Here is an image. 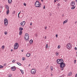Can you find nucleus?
<instances>
[{
  "label": "nucleus",
  "mask_w": 77,
  "mask_h": 77,
  "mask_svg": "<svg viewBox=\"0 0 77 77\" xmlns=\"http://www.w3.org/2000/svg\"><path fill=\"white\" fill-rule=\"evenodd\" d=\"M65 2H67L68 0H64Z\"/></svg>",
  "instance_id": "obj_51"
},
{
  "label": "nucleus",
  "mask_w": 77,
  "mask_h": 77,
  "mask_svg": "<svg viewBox=\"0 0 77 77\" xmlns=\"http://www.w3.org/2000/svg\"><path fill=\"white\" fill-rule=\"evenodd\" d=\"M56 2V0H54V2Z\"/></svg>",
  "instance_id": "obj_48"
},
{
  "label": "nucleus",
  "mask_w": 77,
  "mask_h": 77,
  "mask_svg": "<svg viewBox=\"0 0 77 77\" xmlns=\"http://www.w3.org/2000/svg\"><path fill=\"white\" fill-rule=\"evenodd\" d=\"M66 66V65L63 62L61 64H60V68H61V70L62 71V70H63V69H64V67L65 66Z\"/></svg>",
  "instance_id": "obj_2"
},
{
  "label": "nucleus",
  "mask_w": 77,
  "mask_h": 77,
  "mask_svg": "<svg viewBox=\"0 0 77 77\" xmlns=\"http://www.w3.org/2000/svg\"><path fill=\"white\" fill-rule=\"evenodd\" d=\"M8 3L9 4H11L12 2V0H8Z\"/></svg>",
  "instance_id": "obj_16"
},
{
  "label": "nucleus",
  "mask_w": 77,
  "mask_h": 77,
  "mask_svg": "<svg viewBox=\"0 0 77 77\" xmlns=\"http://www.w3.org/2000/svg\"><path fill=\"white\" fill-rule=\"evenodd\" d=\"M15 60H13L12 61V62H13V63H14V62H15Z\"/></svg>",
  "instance_id": "obj_40"
},
{
  "label": "nucleus",
  "mask_w": 77,
  "mask_h": 77,
  "mask_svg": "<svg viewBox=\"0 0 77 77\" xmlns=\"http://www.w3.org/2000/svg\"><path fill=\"white\" fill-rule=\"evenodd\" d=\"M4 66H6V63H4Z\"/></svg>",
  "instance_id": "obj_34"
},
{
  "label": "nucleus",
  "mask_w": 77,
  "mask_h": 77,
  "mask_svg": "<svg viewBox=\"0 0 77 77\" xmlns=\"http://www.w3.org/2000/svg\"><path fill=\"white\" fill-rule=\"evenodd\" d=\"M57 2H58V1H59V0H57Z\"/></svg>",
  "instance_id": "obj_56"
},
{
  "label": "nucleus",
  "mask_w": 77,
  "mask_h": 77,
  "mask_svg": "<svg viewBox=\"0 0 77 77\" xmlns=\"http://www.w3.org/2000/svg\"><path fill=\"white\" fill-rule=\"evenodd\" d=\"M4 23L5 25L6 26L8 24V20H7V19L5 18L4 20Z\"/></svg>",
  "instance_id": "obj_6"
},
{
  "label": "nucleus",
  "mask_w": 77,
  "mask_h": 77,
  "mask_svg": "<svg viewBox=\"0 0 77 77\" xmlns=\"http://www.w3.org/2000/svg\"><path fill=\"white\" fill-rule=\"evenodd\" d=\"M4 33L5 35H7L8 33V32L7 31H5Z\"/></svg>",
  "instance_id": "obj_31"
},
{
  "label": "nucleus",
  "mask_w": 77,
  "mask_h": 77,
  "mask_svg": "<svg viewBox=\"0 0 77 77\" xmlns=\"http://www.w3.org/2000/svg\"><path fill=\"white\" fill-rule=\"evenodd\" d=\"M47 28V27L46 26H45V29H46Z\"/></svg>",
  "instance_id": "obj_42"
},
{
  "label": "nucleus",
  "mask_w": 77,
  "mask_h": 77,
  "mask_svg": "<svg viewBox=\"0 0 77 77\" xmlns=\"http://www.w3.org/2000/svg\"><path fill=\"white\" fill-rule=\"evenodd\" d=\"M17 63L18 65H20H20H21V64L20 63Z\"/></svg>",
  "instance_id": "obj_29"
},
{
  "label": "nucleus",
  "mask_w": 77,
  "mask_h": 77,
  "mask_svg": "<svg viewBox=\"0 0 77 77\" xmlns=\"http://www.w3.org/2000/svg\"><path fill=\"white\" fill-rule=\"evenodd\" d=\"M31 74H36V69H32L31 71Z\"/></svg>",
  "instance_id": "obj_8"
},
{
  "label": "nucleus",
  "mask_w": 77,
  "mask_h": 77,
  "mask_svg": "<svg viewBox=\"0 0 77 77\" xmlns=\"http://www.w3.org/2000/svg\"><path fill=\"white\" fill-rule=\"evenodd\" d=\"M5 46H2V47H1V48H2V49H4V48H5Z\"/></svg>",
  "instance_id": "obj_26"
},
{
  "label": "nucleus",
  "mask_w": 77,
  "mask_h": 77,
  "mask_svg": "<svg viewBox=\"0 0 77 77\" xmlns=\"http://www.w3.org/2000/svg\"><path fill=\"white\" fill-rule=\"evenodd\" d=\"M21 51H22V52H23V50H22Z\"/></svg>",
  "instance_id": "obj_53"
},
{
  "label": "nucleus",
  "mask_w": 77,
  "mask_h": 77,
  "mask_svg": "<svg viewBox=\"0 0 77 77\" xmlns=\"http://www.w3.org/2000/svg\"><path fill=\"white\" fill-rule=\"evenodd\" d=\"M75 50H77V48H76V47H75Z\"/></svg>",
  "instance_id": "obj_38"
},
{
  "label": "nucleus",
  "mask_w": 77,
  "mask_h": 77,
  "mask_svg": "<svg viewBox=\"0 0 77 77\" xmlns=\"http://www.w3.org/2000/svg\"><path fill=\"white\" fill-rule=\"evenodd\" d=\"M4 67L3 66H2V65L0 66V68H3Z\"/></svg>",
  "instance_id": "obj_30"
},
{
  "label": "nucleus",
  "mask_w": 77,
  "mask_h": 77,
  "mask_svg": "<svg viewBox=\"0 0 77 77\" xmlns=\"http://www.w3.org/2000/svg\"><path fill=\"white\" fill-rule=\"evenodd\" d=\"M19 30H20V31H22V30H23V28H21V27H20L19 28Z\"/></svg>",
  "instance_id": "obj_17"
},
{
  "label": "nucleus",
  "mask_w": 77,
  "mask_h": 77,
  "mask_svg": "<svg viewBox=\"0 0 77 77\" xmlns=\"http://www.w3.org/2000/svg\"><path fill=\"white\" fill-rule=\"evenodd\" d=\"M23 5H24V6H26V3H24Z\"/></svg>",
  "instance_id": "obj_35"
},
{
  "label": "nucleus",
  "mask_w": 77,
  "mask_h": 77,
  "mask_svg": "<svg viewBox=\"0 0 77 77\" xmlns=\"http://www.w3.org/2000/svg\"><path fill=\"white\" fill-rule=\"evenodd\" d=\"M66 48L68 50H70L71 48H72V45H71V44L69 43H67L66 45Z\"/></svg>",
  "instance_id": "obj_4"
},
{
  "label": "nucleus",
  "mask_w": 77,
  "mask_h": 77,
  "mask_svg": "<svg viewBox=\"0 0 77 77\" xmlns=\"http://www.w3.org/2000/svg\"><path fill=\"white\" fill-rule=\"evenodd\" d=\"M58 36V35L56 34V38H57V37Z\"/></svg>",
  "instance_id": "obj_41"
},
{
  "label": "nucleus",
  "mask_w": 77,
  "mask_h": 77,
  "mask_svg": "<svg viewBox=\"0 0 77 77\" xmlns=\"http://www.w3.org/2000/svg\"><path fill=\"white\" fill-rule=\"evenodd\" d=\"M26 56H27V57H30V54L29 53H27L26 55Z\"/></svg>",
  "instance_id": "obj_13"
},
{
  "label": "nucleus",
  "mask_w": 77,
  "mask_h": 77,
  "mask_svg": "<svg viewBox=\"0 0 77 77\" xmlns=\"http://www.w3.org/2000/svg\"><path fill=\"white\" fill-rule=\"evenodd\" d=\"M75 3L74 1H72L70 3L71 6H75Z\"/></svg>",
  "instance_id": "obj_10"
},
{
  "label": "nucleus",
  "mask_w": 77,
  "mask_h": 77,
  "mask_svg": "<svg viewBox=\"0 0 77 77\" xmlns=\"http://www.w3.org/2000/svg\"><path fill=\"white\" fill-rule=\"evenodd\" d=\"M29 34L28 33H26L25 34V37H24V40L26 41H29Z\"/></svg>",
  "instance_id": "obj_3"
},
{
  "label": "nucleus",
  "mask_w": 77,
  "mask_h": 77,
  "mask_svg": "<svg viewBox=\"0 0 77 77\" xmlns=\"http://www.w3.org/2000/svg\"><path fill=\"white\" fill-rule=\"evenodd\" d=\"M48 44H47L46 45V48H48Z\"/></svg>",
  "instance_id": "obj_27"
},
{
  "label": "nucleus",
  "mask_w": 77,
  "mask_h": 77,
  "mask_svg": "<svg viewBox=\"0 0 77 77\" xmlns=\"http://www.w3.org/2000/svg\"><path fill=\"white\" fill-rule=\"evenodd\" d=\"M60 48V45H59L57 47V48L58 49H59V48Z\"/></svg>",
  "instance_id": "obj_28"
},
{
  "label": "nucleus",
  "mask_w": 77,
  "mask_h": 77,
  "mask_svg": "<svg viewBox=\"0 0 77 77\" xmlns=\"http://www.w3.org/2000/svg\"><path fill=\"white\" fill-rule=\"evenodd\" d=\"M0 8L2 9H3V6H1L0 7Z\"/></svg>",
  "instance_id": "obj_37"
},
{
  "label": "nucleus",
  "mask_w": 77,
  "mask_h": 77,
  "mask_svg": "<svg viewBox=\"0 0 77 77\" xmlns=\"http://www.w3.org/2000/svg\"><path fill=\"white\" fill-rule=\"evenodd\" d=\"M75 2H77V0H75Z\"/></svg>",
  "instance_id": "obj_54"
},
{
  "label": "nucleus",
  "mask_w": 77,
  "mask_h": 77,
  "mask_svg": "<svg viewBox=\"0 0 77 77\" xmlns=\"http://www.w3.org/2000/svg\"><path fill=\"white\" fill-rule=\"evenodd\" d=\"M20 13H21V11H20V12L18 13V15H20Z\"/></svg>",
  "instance_id": "obj_46"
},
{
  "label": "nucleus",
  "mask_w": 77,
  "mask_h": 77,
  "mask_svg": "<svg viewBox=\"0 0 77 77\" xmlns=\"http://www.w3.org/2000/svg\"><path fill=\"white\" fill-rule=\"evenodd\" d=\"M13 14H15V11H14L13 12Z\"/></svg>",
  "instance_id": "obj_45"
},
{
  "label": "nucleus",
  "mask_w": 77,
  "mask_h": 77,
  "mask_svg": "<svg viewBox=\"0 0 77 77\" xmlns=\"http://www.w3.org/2000/svg\"><path fill=\"white\" fill-rule=\"evenodd\" d=\"M41 1L42 2H43V1H44V0H41Z\"/></svg>",
  "instance_id": "obj_49"
},
{
  "label": "nucleus",
  "mask_w": 77,
  "mask_h": 77,
  "mask_svg": "<svg viewBox=\"0 0 77 77\" xmlns=\"http://www.w3.org/2000/svg\"><path fill=\"white\" fill-rule=\"evenodd\" d=\"M25 24L26 22L25 21H23V22H21L20 25L21 26H22V27H24V26H25Z\"/></svg>",
  "instance_id": "obj_9"
},
{
  "label": "nucleus",
  "mask_w": 77,
  "mask_h": 77,
  "mask_svg": "<svg viewBox=\"0 0 77 77\" xmlns=\"http://www.w3.org/2000/svg\"><path fill=\"white\" fill-rule=\"evenodd\" d=\"M68 19H66V20L64 21L63 22V24H64L66 23H67L68 22Z\"/></svg>",
  "instance_id": "obj_14"
},
{
  "label": "nucleus",
  "mask_w": 77,
  "mask_h": 77,
  "mask_svg": "<svg viewBox=\"0 0 77 77\" xmlns=\"http://www.w3.org/2000/svg\"><path fill=\"white\" fill-rule=\"evenodd\" d=\"M72 72H69L68 74V76H70L71 75H72Z\"/></svg>",
  "instance_id": "obj_12"
},
{
  "label": "nucleus",
  "mask_w": 77,
  "mask_h": 77,
  "mask_svg": "<svg viewBox=\"0 0 77 77\" xmlns=\"http://www.w3.org/2000/svg\"><path fill=\"white\" fill-rule=\"evenodd\" d=\"M50 68L51 71H53V67L51 66L50 67Z\"/></svg>",
  "instance_id": "obj_19"
},
{
  "label": "nucleus",
  "mask_w": 77,
  "mask_h": 77,
  "mask_svg": "<svg viewBox=\"0 0 77 77\" xmlns=\"http://www.w3.org/2000/svg\"><path fill=\"white\" fill-rule=\"evenodd\" d=\"M35 5L36 8H40L41 6V4L38 1H37L35 2Z\"/></svg>",
  "instance_id": "obj_1"
},
{
  "label": "nucleus",
  "mask_w": 77,
  "mask_h": 77,
  "mask_svg": "<svg viewBox=\"0 0 77 77\" xmlns=\"http://www.w3.org/2000/svg\"><path fill=\"white\" fill-rule=\"evenodd\" d=\"M57 6H60V3H58L57 4Z\"/></svg>",
  "instance_id": "obj_33"
},
{
  "label": "nucleus",
  "mask_w": 77,
  "mask_h": 77,
  "mask_svg": "<svg viewBox=\"0 0 77 77\" xmlns=\"http://www.w3.org/2000/svg\"><path fill=\"white\" fill-rule=\"evenodd\" d=\"M12 75L11 74H10L8 75V77H12Z\"/></svg>",
  "instance_id": "obj_20"
},
{
  "label": "nucleus",
  "mask_w": 77,
  "mask_h": 77,
  "mask_svg": "<svg viewBox=\"0 0 77 77\" xmlns=\"http://www.w3.org/2000/svg\"><path fill=\"white\" fill-rule=\"evenodd\" d=\"M75 62H76V60H74V63H75Z\"/></svg>",
  "instance_id": "obj_36"
},
{
  "label": "nucleus",
  "mask_w": 77,
  "mask_h": 77,
  "mask_svg": "<svg viewBox=\"0 0 77 77\" xmlns=\"http://www.w3.org/2000/svg\"><path fill=\"white\" fill-rule=\"evenodd\" d=\"M57 62L58 64H61L63 62V59H58L57 60Z\"/></svg>",
  "instance_id": "obj_5"
},
{
  "label": "nucleus",
  "mask_w": 77,
  "mask_h": 77,
  "mask_svg": "<svg viewBox=\"0 0 77 77\" xmlns=\"http://www.w3.org/2000/svg\"><path fill=\"white\" fill-rule=\"evenodd\" d=\"M9 13V10H8L6 11V14L7 15H8Z\"/></svg>",
  "instance_id": "obj_18"
},
{
  "label": "nucleus",
  "mask_w": 77,
  "mask_h": 77,
  "mask_svg": "<svg viewBox=\"0 0 77 77\" xmlns=\"http://www.w3.org/2000/svg\"><path fill=\"white\" fill-rule=\"evenodd\" d=\"M45 6H44L43 9H45Z\"/></svg>",
  "instance_id": "obj_44"
},
{
  "label": "nucleus",
  "mask_w": 77,
  "mask_h": 77,
  "mask_svg": "<svg viewBox=\"0 0 77 77\" xmlns=\"http://www.w3.org/2000/svg\"><path fill=\"white\" fill-rule=\"evenodd\" d=\"M75 8V7L74 6L71 8L72 9H74Z\"/></svg>",
  "instance_id": "obj_25"
},
{
  "label": "nucleus",
  "mask_w": 77,
  "mask_h": 77,
  "mask_svg": "<svg viewBox=\"0 0 77 77\" xmlns=\"http://www.w3.org/2000/svg\"><path fill=\"white\" fill-rule=\"evenodd\" d=\"M22 60H25V57H23L22 58Z\"/></svg>",
  "instance_id": "obj_32"
},
{
  "label": "nucleus",
  "mask_w": 77,
  "mask_h": 77,
  "mask_svg": "<svg viewBox=\"0 0 77 77\" xmlns=\"http://www.w3.org/2000/svg\"><path fill=\"white\" fill-rule=\"evenodd\" d=\"M11 51H13V49H12L11 50Z\"/></svg>",
  "instance_id": "obj_47"
},
{
  "label": "nucleus",
  "mask_w": 77,
  "mask_h": 77,
  "mask_svg": "<svg viewBox=\"0 0 77 77\" xmlns=\"http://www.w3.org/2000/svg\"><path fill=\"white\" fill-rule=\"evenodd\" d=\"M30 26H32V23L31 22L30 23Z\"/></svg>",
  "instance_id": "obj_39"
},
{
  "label": "nucleus",
  "mask_w": 77,
  "mask_h": 77,
  "mask_svg": "<svg viewBox=\"0 0 77 77\" xmlns=\"http://www.w3.org/2000/svg\"><path fill=\"white\" fill-rule=\"evenodd\" d=\"M32 43H33V40H30L29 41V44H32Z\"/></svg>",
  "instance_id": "obj_15"
},
{
  "label": "nucleus",
  "mask_w": 77,
  "mask_h": 77,
  "mask_svg": "<svg viewBox=\"0 0 77 77\" xmlns=\"http://www.w3.org/2000/svg\"><path fill=\"white\" fill-rule=\"evenodd\" d=\"M19 46V44L17 43H16L14 46V48L15 49H17Z\"/></svg>",
  "instance_id": "obj_7"
},
{
  "label": "nucleus",
  "mask_w": 77,
  "mask_h": 77,
  "mask_svg": "<svg viewBox=\"0 0 77 77\" xmlns=\"http://www.w3.org/2000/svg\"><path fill=\"white\" fill-rule=\"evenodd\" d=\"M55 54H56V56H59V53H58L57 52H56Z\"/></svg>",
  "instance_id": "obj_22"
},
{
  "label": "nucleus",
  "mask_w": 77,
  "mask_h": 77,
  "mask_svg": "<svg viewBox=\"0 0 77 77\" xmlns=\"http://www.w3.org/2000/svg\"><path fill=\"white\" fill-rule=\"evenodd\" d=\"M6 8L8 10H9V6H8V5H7L6 6Z\"/></svg>",
  "instance_id": "obj_24"
},
{
  "label": "nucleus",
  "mask_w": 77,
  "mask_h": 77,
  "mask_svg": "<svg viewBox=\"0 0 77 77\" xmlns=\"http://www.w3.org/2000/svg\"><path fill=\"white\" fill-rule=\"evenodd\" d=\"M75 77H77V73L76 74H75Z\"/></svg>",
  "instance_id": "obj_43"
},
{
  "label": "nucleus",
  "mask_w": 77,
  "mask_h": 77,
  "mask_svg": "<svg viewBox=\"0 0 77 77\" xmlns=\"http://www.w3.org/2000/svg\"><path fill=\"white\" fill-rule=\"evenodd\" d=\"M22 34V31H20L19 32V35H21Z\"/></svg>",
  "instance_id": "obj_23"
},
{
  "label": "nucleus",
  "mask_w": 77,
  "mask_h": 77,
  "mask_svg": "<svg viewBox=\"0 0 77 77\" xmlns=\"http://www.w3.org/2000/svg\"><path fill=\"white\" fill-rule=\"evenodd\" d=\"M18 18H20V17H19V15H18Z\"/></svg>",
  "instance_id": "obj_55"
},
{
  "label": "nucleus",
  "mask_w": 77,
  "mask_h": 77,
  "mask_svg": "<svg viewBox=\"0 0 77 77\" xmlns=\"http://www.w3.org/2000/svg\"><path fill=\"white\" fill-rule=\"evenodd\" d=\"M11 71H15V70L16 69V67L15 66H13L11 67Z\"/></svg>",
  "instance_id": "obj_11"
},
{
  "label": "nucleus",
  "mask_w": 77,
  "mask_h": 77,
  "mask_svg": "<svg viewBox=\"0 0 77 77\" xmlns=\"http://www.w3.org/2000/svg\"><path fill=\"white\" fill-rule=\"evenodd\" d=\"M22 12H23V11H22Z\"/></svg>",
  "instance_id": "obj_57"
},
{
  "label": "nucleus",
  "mask_w": 77,
  "mask_h": 77,
  "mask_svg": "<svg viewBox=\"0 0 77 77\" xmlns=\"http://www.w3.org/2000/svg\"><path fill=\"white\" fill-rule=\"evenodd\" d=\"M46 36H45V39H46Z\"/></svg>",
  "instance_id": "obj_52"
},
{
  "label": "nucleus",
  "mask_w": 77,
  "mask_h": 77,
  "mask_svg": "<svg viewBox=\"0 0 77 77\" xmlns=\"http://www.w3.org/2000/svg\"><path fill=\"white\" fill-rule=\"evenodd\" d=\"M20 71L21 72V73L22 74H24V72H23V70L20 69Z\"/></svg>",
  "instance_id": "obj_21"
},
{
  "label": "nucleus",
  "mask_w": 77,
  "mask_h": 77,
  "mask_svg": "<svg viewBox=\"0 0 77 77\" xmlns=\"http://www.w3.org/2000/svg\"><path fill=\"white\" fill-rule=\"evenodd\" d=\"M51 76H53V74H51Z\"/></svg>",
  "instance_id": "obj_50"
}]
</instances>
